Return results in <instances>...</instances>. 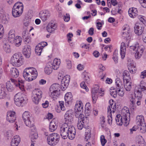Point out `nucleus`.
Listing matches in <instances>:
<instances>
[{
	"label": "nucleus",
	"mask_w": 146,
	"mask_h": 146,
	"mask_svg": "<svg viewBox=\"0 0 146 146\" xmlns=\"http://www.w3.org/2000/svg\"><path fill=\"white\" fill-rule=\"evenodd\" d=\"M30 74H34V73H37V72L36 70L33 67H29L25 69Z\"/></svg>",
	"instance_id": "obj_43"
},
{
	"label": "nucleus",
	"mask_w": 146,
	"mask_h": 146,
	"mask_svg": "<svg viewBox=\"0 0 146 146\" xmlns=\"http://www.w3.org/2000/svg\"><path fill=\"white\" fill-rule=\"evenodd\" d=\"M94 29L93 28H91L90 29L89 31H88V33L89 34L91 35H92L94 34Z\"/></svg>",
	"instance_id": "obj_63"
},
{
	"label": "nucleus",
	"mask_w": 146,
	"mask_h": 146,
	"mask_svg": "<svg viewBox=\"0 0 146 146\" xmlns=\"http://www.w3.org/2000/svg\"><path fill=\"white\" fill-rule=\"evenodd\" d=\"M57 123L54 121H52L50 123L49 130L51 132L54 131L57 127Z\"/></svg>",
	"instance_id": "obj_27"
},
{
	"label": "nucleus",
	"mask_w": 146,
	"mask_h": 146,
	"mask_svg": "<svg viewBox=\"0 0 146 146\" xmlns=\"http://www.w3.org/2000/svg\"><path fill=\"white\" fill-rule=\"evenodd\" d=\"M82 121H80V119H78V123H77V126L78 129L81 130L83 127L84 124Z\"/></svg>",
	"instance_id": "obj_44"
},
{
	"label": "nucleus",
	"mask_w": 146,
	"mask_h": 146,
	"mask_svg": "<svg viewBox=\"0 0 146 146\" xmlns=\"http://www.w3.org/2000/svg\"><path fill=\"white\" fill-rule=\"evenodd\" d=\"M57 26V24L50 22L47 26V30L48 32L51 33L56 29Z\"/></svg>",
	"instance_id": "obj_19"
},
{
	"label": "nucleus",
	"mask_w": 146,
	"mask_h": 146,
	"mask_svg": "<svg viewBox=\"0 0 146 146\" xmlns=\"http://www.w3.org/2000/svg\"><path fill=\"white\" fill-rule=\"evenodd\" d=\"M85 140L87 141H90V140L91 137V130L90 129L86 130L85 134Z\"/></svg>",
	"instance_id": "obj_34"
},
{
	"label": "nucleus",
	"mask_w": 146,
	"mask_h": 146,
	"mask_svg": "<svg viewBox=\"0 0 146 146\" xmlns=\"http://www.w3.org/2000/svg\"><path fill=\"white\" fill-rule=\"evenodd\" d=\"M15 61V62H11L12 65L14 66L19 67L21 66L23 63V59H20L19 60H17Z\"/></svg>",
	"instance_id": "obj_40"
},
{
	"label": "nucleus",
	"mask_w": 146,
	"mask_h": 146,
	"mask_svg": "<svg viewBox=\"0 0 146 146\" xmlns=\"http://www.w3.org/2000/svg\"><path fill=\"white\" fill-rule=\"evenodd\" d=\"M141 6L144 8H146V0H139Z\"/></svg>",
	"instance_id": "obj_48"
},
{
	"label": "nucleus",
	"mask_w": 146,
	"mask_h": 146,
	"mask_svg": "<svg viewBox=\"0 0 146 146\" xmlns=\"http://www.w3.org/2000/svg\"><path fill=\"white\" fill-rule=\"evenodd\" d=\"M136 121L138 125L143 123L145 122L144 117L142 115L137 116L136 117Z\"/></svg>",
	"instance_id": "obj_31"
},
{
	"label": "nucleus",
	"mask_w": 146,
	"mask_h": 146,
	"mask_svg": "<svg viewBox=\"0 0 146 146\" xmlns=\"http://www.w3.org/2000/svg\"><path fill=\"white\" fill-rule=\"evenodd\" d=\"M37 76V73H34V74H30L29 76H27L26 78V80L28 81H31L35 79Z\"/></svg>",
	"instance_id": "obj_33"
},
{
	"label": "nucleus",
	"mask_w": 146,
	"mask_h": 146,
	"mask_svg": "<svg viewBox=\"0 0 146 146\" xmlns=\"http://www.w3.org/2000/svg\"><path fill=\"white\" fill-rule=\"evenodd\" d=\"M30 74L28 72H27V70L25 69L23 72V75L24 78L26 79V78L27 77V76H29V75Z\"/></svg>",
	"instance_id": "obj_52"
},
{
	"label": "nucleus",
	"mask_w": 146,
	"mask_h": 146,
	"mask_svg": "<svg viewBox=\"0 0 146 146\" xmlns=\"http://www.w3.org/2000/svg\"><path fill=\"white\" fill-rule=\"evenodd\" d=\"M53 67L51 62L48 63L44 68L45 73L47 74H49L51 73L52 71V68L53 69Z\"/></svg>",
	"instance_id": "obj_23"
},
{
	"label": "nucleus",
	"mask_w": 146,
	"mask_h": 146,
	"mask_svg": "<svg viewBox=\"0 0 146 146\" xmlns=\"http://www.w3.org/2000/svg\"><path fill=\"white\" fill-rule=\"evenodd\" d=\"M33 101L36 104H38L39 100L42 97V92L39 89H35L33 91Z\"/></svg>",
	"instance_id": "obj_11"
},
{
	"label": "nucleus",
	"mask_w": 146,
	"mask_h": 146,
	"mask_svg": "<svg viewBox=\"0 0 146 146\" xmlns=\"http://www.w3.org/2000/svg\"><path fill=\"white\" fill-rule=\"evenodd\" d=\"M60 85L55 83L52 85L50 88V91L51 94L50 95L51 97L55 98L58 96L60 94Z\"/></svg>",
	"instance_id": "obj_8"
},
{
	"label": "nucleus",
	"mask_w": 146,
	"mask_h": 146,
	"mask_svg": "<svg viewBox=\"0 0 146 146\" xmlns=\"http://www.w3.org/2000/svg\"><path fill=\"white\" fill-rule=\"evenodd\" d=\"M8 38L9 40H11V41L12 40H14L15 39V35L14 32L13 31H10L9 33Z\"/></svg>",
	"instance_id": "obj_42"
},
{
	"label": "nucleus",
	"mask_w": 146,
	"mask_h": 146,
	"mask_svg": "<svg viewBox=\"0 0 146 146\" xmlns=\"http://www.w3.org/2000/svg\"><path fill=\"white\" fill-rule=\"evenodd\" d=\"M134 31L137 35H140L142 34L144 29V27L142 26L141 24L138 23L137 22L134 27Z\"/></svg>",
	"instance_id": "obj_14"
},
{
	"label": "nucleus",
	"mask_w": 146,
	"mask_h": 146,
	"mask_svg": "<svg viewBox=\"0 0 146 146\" xmlns=\"http://www.w3.org/2000/svg\"><path fill=\"white\" fill-rule=\"evenodd\" d=\"M23 58L22 57L20 54L18 53H15L11 57V62H15V61L17 60H19L20 59H23Z\"/></svg>",
	"instance_id": "obj_30"
},
{
	"label": "nucleus",
	"mask_w": 146,
	"mask_h": 146,
	"mask_svg": "<svg viewBox=\"0 0 146 146\" xmlns=\"http://www.w3.org/2000/svg\"><path fill=\"white\" fill-rule=\"evenodd\" d=\"M91 107L90 104L89 103H88L86 104L85 106V110H91Z\"/></svg>",
	"instance_id": "obj_55"
},
{
	"label": "nucleus",
	"mask_w": 146,
	"mask_h": 146,
	"mask_svg": "<svg viewBox=\"0 0 146 146\" xmlns=\"http://www.w3.org/2000/svg\"><path fill=\"white\" fill-rule=\"evenodd\" d=\"M112 59L113 60L115 63H117L118 62L117 57L115 54V52H114Z\"/></svg>",
	"instance_id": "obj_58"
},
{
	"label": "nucleus",
	"mask_w": 146,
	"mask_h": 146,
	"mask_svg": "<svg viewBox=\"0 0 146 146\" xmlns=\"http://www.w3.org/2000/svg\"><path fill=\"white\" fill-rule=\"evenodd\" d=\"M15 113L13 111H8L7 114V120L9 122L13 123L15 121L16 117Z\"/></svg>",
	"instance_id": "obj_15"
},
{
	"label": "nucleus",
	"mask_w": 146,
	"mask_h": 146,
	"mask_svg": "<svg viewBox=\"0 0 146 146\" xmlns=\"http://www.w3.org/2000/svg\"><path fill=\"white\" fill-rule=\"evenodd\" d=\"M20 141V138L18 135L13 137L11 142V146H17Z\"/></svg>",
	"instance_id": "obj_22"
},
{
	"label": "nucleus",
	"mask_w": 146,
	"mask_h": 146,
	"mask_svg": "<svg viewBox=\"0 0 146 146\" xmlns=\"http://www.w3.org/2000/svg\"><path fill=\"white\" fill-rule=\"evenodd\" d=\"M31 138L33 139H36L38 137V134L36 133H31Z\"/></svg>",
	"instance_id": "obj_54"
},
{
	"label": "nucleus",
	"mask_w": 146,
	"mask_h": 146,
	"mask_svg": "<svg viewBox=\"0 0 146 146\" xmlns=\"http://www.w3.org/2000/svg\"><path fill=\"white\" fill-rule=\"evenodd\" d=\"M57 26V24L50 22L47 26V30L48 32L51 33L56 29Z\"/></svg>",
	"instance_id": "obj_17"
},
{
	"label": "nucleus",
	"mask_w": 146,
	"mask_h": 146,
	"mask_svg": "<svg viewBox=\"0 0 146 146\" xmlns=\"http://www.w3.org/2000/svg\"><path fill=\"white\" fill-rule=\"evenodd\" d=\"M122 89H119L117 90L118 91V93L119 95L121 96H123L124 94V91L122 90H121Z\"/></svg>",
	"instance_id": "obj_56"
},
{
	"label": "nucleus",
	"mask_w": 146,
	"mask_h": 146,
	"mask_svg": "<svg viewBox=\"0 0 146 146\" xmlns=\"http://www.w3.org/2000/svg\"><path fill=\"white\" fill-rule=\"evenodd\" d=\"M22 83L23 81L19 80V79L17 82L14 79L11 78L10 80L7 82L6 87L8 91L10 92H11L14 90L15 86H19V88L22 90L21 86H22Z\"/></svg>",
	"instance_id": "obj_3"
},
{
	"label": "nucleus",
	"mask_w": 146,
	"mask_h": 146,
	"mask_svg": "<svg viewBox=\"0 0 146 146\" xmlns=\"http://www.w3.org/2000/svg\"><path fill=\"white\" fill-rule=\"evenodd\" d=\"M117 90L116 89H111L110 90V94L114 98H115L117 96Z\"/></svg>",
	"instance_id": "obj_41"
},
{
	"label": "nucleus",
	"mask_w": 146,
	"mask_h": 146,
	"mask_svg": "<svg viewBox=\"0 0 146 146\" xmlns=\"http://www.w3.org/2000/svg\"><path fill=\"white\" fill-rule=\"evenodd\" d=\"M70 79V76L67 75L63 77L61 84V89L62 91H64L67 88Z\"/></svg>",
	"instance_id": "obj_12"
},
{
	"label": "nucleus",
	"mask_w": 146,
	"mask_h": 146,
	"mask_svg": "<svg viewBox=\"0 0 146 146\" xmlns=\"http://www.w3.org/2000/svg\"><path fill=\"white\" fill-rule=\"evenodd\" d=\"M39 16L42 20L45 21L50 16V14L48 11H42L39 13Z\"/></svg>",
	"instance_id": "obj_16"
},
{
	"label": "nucleus",
	"mask_w": 146,
	"mask_h": 146,
	"mask_svg": "<svg viewBox=\"0 0 146 146\" xmlns=\"http://www.w3.org/2000/svg\"><path fill=\"white\" fill-rule=\"evenodd\" d=\"M23 3L19 2L16 3L13 6L12 14L15 17L20 16L23 13Z\"/></svg>",
	"instance_id": "obj_4"
},
{
	"label": "nucleus",
	"mask_w": 146,
	"mask_h": 146,
	"mask_svg": "<svg viewBox=\"0 0 146 146\" xmlns=\"http://www.w3.org/2000/svg\"><path fill=\"white\" fill-rule=\"evenodd\" d=\"M24 95L20 93L16 94L14 98V100L15 104L18 106H23L26 103L24 99Z\"/></svg>",
	"instance_id": "obj_9"
},
{
	"label": "nucleus",
	"mask_w": 146,
	"mask_h": 146,
	"mask_svg": "<svg viewBox=\"0 0 146 146\" xmlns=\"http://www.w3.org/2000/svg\"><path fill=\"white\" fill-rule=\"evenodd\" d=\"M67 64V67L68 69H70L72 67V64L71 61L68 60H66Z\"/></svg>",
	"instance_id": "obj_60"
},
{
	"label": "nucleus",
	"mask_w": 146,
	"mask_h": 146,
	"mask_svg": "<svg viewBox=\"0 0 146 146\" xmlns=\"http://www.w3.org/2000/svg\"><path fill=\"white\" fill-rule=\"evenodd\" d=\"M146 76V70H145L141 72V74L140 77L141 78H144V77Z\"/></svg>",
	"instance_id": "obj_62"
},
{
	"label": "nucleus",
	"mask_w": 146,
	"mask_h": 146,
	"mask_svg": "<svg viewBox=\"0 0 146 146\" xmlns=\"http://www.w3.org/2000/svg\"><path fill=\"white\" fill-rule=\"evenodd\" d=\"M142 92H143L144 93L146 94V87L143 86L142 84H141L138 88V89L135 90L134 95L135 98H134L133 96H132L130 100L131 103V106L133 110L135 108L136 101L137 100H140L142 98Z\"/></svg>",
	"instance_id": "obj_2"
},
{
	"label": "nucleus",
	"mask_w": 146,
	"mask_h": 146,
	"mask_svg": "<svg viewBox=\"0 0 146 146\" xmlns=\"http://www.w3.org/2000/svg\"><path fill=\"white\" fill-rule=\"evenodd\" d=\"M10 74L12 77L17 78L19 75V72L16 68H12L10 70Z\"/></svg>",
	"instance_id": "obj_26"
},
{
	"label": "nucleus",
	"mask_w": 146,
	"mask_h": 146,
	"mask_svg": "<svg viewBox=\"0 0 146 146\" xmlns=\"http://www.w3.org/2000/svg\"><path fill=\"white\" fill-rule=\"evenodd\" d=\"M31 53V48L30 46H24L23 48V53L25 57L29 58L30 57Z\"/></svg>",
	"instance_id": "obj_20"
},
{
	"label": "nucleus",
	"mask_w": 146,
	"mask_h": 146,
	"mask_svg": "<svg viewBox=\"0 0 146 146\" xmlns=\"http://www.w3.org/2000/svg\"><path fill=\"white\" fill-rule=\"evenodd\" d=\"M128 13L129 16L132 18H134L138 14V11L136 8L132 7L130 8L128 11Z\"/></svg>",
	"instance_id": "obj_25"
},
{
	"label": "nucleus",
	"mask_w": 146,
	"mask_h": 146,
	"mask_svg": "<svg viewBox=\"0 0 146 146\" xmlns=\"http://www.w3.org/2000/svg\"><path fill=\"white\" fill-rule=\"evenodd\" d=\"M130 48L131 51L132 50L135 51L134 53H135L136 58H139L143 52V48H141L140 46H139V44L137 43L135 44V45L130 46Z\"/></svg>",
	"instance_id": "obj_10"
},
{
	"label": "nucleus",
	"mask_w": 146,
	"mask_h": 146,
	"mask_svg": "<svg viewBox=\"0 0 146 146\" xmlns=\"http://www.w3.org/2000/svg\"><path fill=\"white\" fill-rule=\"evenodd\" d=\"M138 144L139 146H145V142L143 140L139 141Z\"/></svg>",
	"instance_id": "obj_53"
},
{
	"label": "nucleus",
	"mask_w": 146,
	"mask_h": 146,
	"mask_svg": "<svg viewBox=\"0 0 146 146\" xmlns=\"http://www.w3.org/2000/svg\"><path fill=\"white\" fill-rule=\"evenodd\" d=\"M78 119H80V121H82L83 123L85 122V118L84 117V115L82 114V113L80 114V115L78 117Z\"/></svg>",
	"instance_id": "obj_57"
},
{
	"label": "nucleus",
	"mask_w": 146,
	"mask_h": 146,
	"mask_svg": "<svg viewBox=\"0 0 146 146\" xmlns=\"http://www.w3.org/2000/svg\"><path fill=\"white\" fill-rule=\"evenodd\" d=\"M130 72L132 73H134L135 72L136 69L135 66L129 67L128 68Z\"/></svg>",
	"instance_id": "obj_49"
},
{
	"label": "nucleus",
	"mask_w": 146,
	"mask_h": 146,
	"mask_svg": "<svg viewBox=\"0 0 146 146\" xmlns=\"http://www.w3.org/2000/svg\"><path fill=\"white\" fill-rule=\"evenodd\" d=\"M73 111L71 110L67 111L64 115V119L66 121L72 122L73 120Z\"/></svg>",
	"instance_id": "obj_13"
},
{
	"label": "nucleus",
	"mask_w": 146,
	"mask_h": 146,
	"mask_svg": "<svg viewBox=\"0 0 146 146\" xmlns=\"http://www.w3.org/2000/svg\"><path fill=\"white\" fill-rule=\"evenodd\" d=\"M101 142L102 146H104L107 142V140L105 138V137L104 135H102L100 137Z\"/></svg>",
	"instance_id": "obj_45"
},
{
	"label": "nucleus",
	"mask_w": 146,
	"mask_h": 146,
	"mask_svg": "<svg viewBox=\"0 0 146 146\" xmlns=\"http://www.w3.org/2000/svg\"><path fill=\"white\" fill-rule=\"evenodd\" d=\"M60 139L59 135L54 133L50 134L47 137L48 143L51 146H54L59 142Z\"/></svg>",
	"instance_id": "obj_7"
},
{
	"label": "nucleus",
	"mask_w": 146,
	"mask_h": 146,
	"mask_svg": "<svg viewBox=\"0 0 146 146\" xmlns=\"http://www.w3.org/2000/svg\"><path fill=\"white\" fill-rule=\"evenodd\" d=\"M43 46H39V45L36 46L35 48V52L36 54L38 56L40 55L42 50L43 48Z\"/></svg>",
	"instance_id": "obj_36"
},
{
	"label": "nucleus",
	"mask_w": 146,
	"mask_h": 146,
	"mask_svg": "<svg viewBox=\"0 0 146 146\" xmlns=\"http://www.w3.org/2000/svg\"><path fill=\"white\" fill-rule=\"evenodd\" d=\"M71 93L66 94L65 96V100L66 102L69 104V102H71L72 100V96Z\"/></svg>",
	"instance_id": "obj_32"
},
{
	"label": "nucleus",
	"mask_w": 146,
	"mask_h": 146,
	"mask_svg": "<svg viewBox=\"0 0 146 146\" xmlns=\"http://www.w3.org/2000/svg\"><path fill=\"white\" fill-rule=\"evenodd\" d=\"M59 107L61 110L63 111L65 110V108L64 106V103L63 101L59 102Z\"/></svg>",
	"instance_id": "obj_47"
},
{
	"label": "nucleus",
	"mask_w": 146,
	"mask_h": 146,
	"mask_svg": "<svg viewBox=\"0 0 146 146\" xmlns=\"http://www.w3.org/2000/svg\"><path fill=\"white\" fill-rule=\"evenodd\" d=\"M70 19V16L69 14H66L64 16V20L66 22H68Z\"/></svg>",
	"instance_id": "obj_50"
},
{
	"label": "nucleus",
	"mask_w": 146,
	"mask_h": 146,
	"mask_svg": "<svg viewBox=\"0 0 146 146\" xmlns=\"http://www.w3.org/2000/svg\"><path fill=\"white\" fill-rule=\"evenodd\" d=\"M129 112V110H126L125 109H122V112H123V117L121 116L120 114H118L116 116L115 118V121L116 123H117V124L119 125H122L123 122L126 121L127 120V115L129 116H130V114L129 113H128Z\"/></svg>",
	"instance_id": "obj_5"
},
{
	"label": "nucleus",
	"mask_w": 146,
	"mask_h": 146,
	"mask_svg": "<svg viewBox=\"0 0 146 146\" xmlns=\"http://www.w3.org/2000/svg\"><path fill=\"white\" fill-rule=\"evenodd\" d=\"M60 133L63 139H66L68 137L69 139L72 140L75 137L76 130L74 126H68L67 123H64L60 127Z\"/></svg>",
	"instance_id": "obj_1"
},
{
	"label": "nucleus",
	"mask_w": 146,
	"mask_h": 146,
	"mask_svg": "<svg viewBox=\"0 0 146 146\" xmlns=\"http://www.w3.org/2000/svg\"><path fill=\"white\" fill-rule=\"evenodd\" d=\"M60 62L57 59H55L54 60L53 63L52 64L53 67V69L57 70L59 67V65L60 64Z\"/></svg>",
	"instance_id": "obj_38"
},
{
	"label": "nucleus",
	"mask_w": 146,
	"mask_h": 146,
	"mask_svg": "<svg viewBox=\"0 0 146 146\" xmlns=\"http://www.w3.org/2000/svg\"><path fill=\"white\" fill-rule=\"evenodd\" d=\"M140 125L141 126L140 130H142V131L143 132H145L146 131V125L145 123H142Z\"/></svg>",
	"instance_id": "obj_46"
},
{
	"label": "nucleus",
	"mask_w": 146,
	"mask_h": 146,
	"mask_svg": "<svg viewBox=\"0 0 146 146\" xmlns=\"http://www.w3.org/2000/svg\"><path fill=\"white\" fill-rule=\"evenodd\" d=\"M6 96L5 85L3 84H0V99H4Z\"/></svg>",
	"instance_id": "obj_24"
},
{
	"label": "nucleus",
	"mask_w": 146,
	"mask_h": 146,
	"mask_svg": "<svg viewBox=\"0 0 146 146\" xmlns=\"http://www.w3.org/2000/svg\"><path fill=\"white\" fill-rule=\"evenodd\" d=\"M80 85L81 87L82 88L85 89L86 91H88L87 90H88V88L86 86V85L84 82H82L81 83H80Z\"/></svg>",
	"instance_id": "obj_51"
},
{
	"label": "nucleus",
	"mask_w": 146,
	"mask_h": 146,
	"mask_svg": "<svg viewBox=\"0 0 146 146\" xmlns=\"http://www.w3.org/2000/svg\"><path fill=\"white\" fill-rule=\"evenodd\" d=\"M125 44L124 42H123L121 43L120 49V54L122 59L125 56Z\"/></svg>",
	"instance_id": "obj_29"
},
{
	"label": "nucleus",
	"mask_w": 146,
	"mask_h": 146,
	"mask_svg": "<svg viewBox=\"0 0 146 146\" xmlns=\"http://www.w3.org/2000/svg\"><path fill=\"white\" fill-rule=\"evenodd\" d=\"M13 41L15 42V46H19L21 45V38L20 36H17Z\"/></svg>",
	"instance_id": "obj_39"
},
{
	"label": "nucleus",
	"mask_w": 146,
	"mask_h": 146,
	"mask_svg": "<svg viewBox=\"0 0 146 146\" xmlns=\"http://www.w3.org/2000/svg\"><path fill=\"white\" fill-rule=\"evenodd\" d=\"M22 117L27 126L31 127L34 126L33 118L31 116L28 112L26 111L24 112L22 115Z\"/></svg>",
	"instance_id": "obj_6"
},
{
	"label": "nucleus",
	"mask_w": 146,
	"mask_h": 146,
	"mask_svg": "<svg viewBox=\"0 0 146 146\" xmlns=\"http://www.w3.org/2000/svg\"><path fill=\"white\" fill-rule=\"evenodd\" d=\"M99 89V87L98 85H96L94 88L92 89V98L93 101H95L96 100L97 96L96 94L98 92Z\"/></svg>",
	"instance_id": "obj_21"
},
{
	"label": "nucleus",
	"mask_w": 146,
	"mask_h": 146,
	"mask_svg": "<svg viewBox=\"0 0 146 146\" xmlns=\"http://www.w3.org/2000/svg\"><path fill=\"white\" fill-rule=\"evenodd\" d=\"M115 83L117 90L123 88L124 86V83L120 80L119 78H117L116 79Z\"/></svg>",
	"instance_id": "obj_28"
},
{
	"label": "nucleus",
	"mask_w": 146,
	"mask_h": 146,
	"mask_svg": "<svg viewBox=\"0 0 146 146\" xmlns=\"http://www.w3.org/2000/svg\"><path fill=\"white\" fill-rule=\"evenodd\" d=\"M49 102L47 101H46L44 103L42 104L43 107L44 108H46L48 106Z\"/></svg>",
	"instance_id": "obj_61"
},
{
	"label": "nucleus",
	"mask_w": 146,
	"mask_h": 146,
	"mask_svg": "<svg viewBox=\"0 0 146 146\" xmlns=\"http://www.w3.org/2000/svg\"><path fill=\"white\" fill-rule=\"evenodd\" d=\"M73 36V34L71 33H69L67 34V36L68 38V40L69 42L71 41V38Z\"/></svg>",
	"instance_id": "obj_59"
},
{
	"label": "nucleus",
	"mask_w": 146,
	"mask_h": 146,
	"mask_svg": "<svg viewBox=\"0 0 146 146\" xmlns=\"http://www.w3.org/2000/svg\"><path fill=\"white\" fill-rule=\"evenodd\" d=\"M124 86L125 88L126 91H129L131 90V83L128 82L127 79L126 80V84H124Z\"/></svg>",
	"instance_id": "obj_37"
},
{
	"label": "nucleus",
	"mask_w": 146,
	"mask_h": 146,
	"mask_svg": "<svg viewBox=\"0 0 146 146\" xmlns=\"http://www.w3.org/2000/svg\"><path fill=\"white\" fill-rule=\"evenodd\" d=\"M57 26V24L50 22L47 26V30L48 32L51 33L56 29Z\"/></svg>",
	"instance_id": "obj_18"
},
{
	"label": "nucleus",
	"mask_w": 146,
	"mask_h": 146,
	"mask_svg": "<svg viewBox=\"0 0 146 146\" xmlns=\"http://www.w3.org/2000/svg\"><path fill=\"white\" fill-rule=\"evenodd\" d=\"M3 48L6 53H9L11 52V48L10 45L8 43H5L3 46Z\"/></svg>",
	"instance_id": "obj_35"
},
{
	"label": "nucleus",
	"mask_w": 146,
	"mask_h": 146,
	"mask_svg": "<svg viewBox=\"0 0 146 146\" xmlns=\"http://www.w3.org/2000/svg\"><path fill=\"white\" fill-rule=\"evenodd\" d=\"M96 24L97 29L98 30H100L101 29L100 28L102 27V23L100 22H98Z\"/></svg>",
	"instance_id": "obj_64"
}]
</instances>
